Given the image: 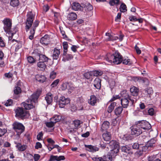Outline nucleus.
<instances>
[{
    "label": "nucleus",
    "instance_id": "obj_1",
    "mask_svg": "<svg viewBox=\"0 0 161 161\" xmlns=\"http://www.w3.org/2000/svg\"><path fill=\"white\" fill-rule=\"evenodd\" d=\"M122 56L118 53H115L113 55L108 56L106 58V60L108 62L107 64L109 65L113 63L115 64H119L122 62Z\"/></svg>",
    "mask_w": 161,
    "mask_h": 161
},
{
    "label": "nucleus",
    "instance_id": "obj_2",
    "mask_svg": "<svg viewBox=\"0 0 161 161\" xmlns=\"http://www.w3.org/2000/svg\"><path fill=\"white\" fill-rule=\"evenodd\" d=\"M123 98L121 99V104L124 108H127L129 102V100L131 102V104H133L135 102V100L130 97L126 91L123 92L121 93Z\"/></svg>",
    "mask_w": 161,
    "mask_h": 161
},
{
    "label": "nucleus",
    "instance_id": "obj_3",
    "mask_svg": "<svg viewBox=\"0 0 161 161\" xmlns=\"http://www.w3.org/2000/svg\"><path fill=\"white\" fill-rule=\"evenodd\" d=\"M15 116L22 119L28 118L30 114L29 112L22 108H18L15 111Z\"/></svg>",
    "mask_w": 161,
    "mask_h": 161
},
{
    "label": "nucleus",
    "instance_id": "obj_4",
    "mask_svg": "<svg viewBox=\"0 0 161 161\" xmlns=\"http://www.w3.org/2000/svg\"><path fill=\"white\" fill-rule=\"evenodd\" d=\"M35 15L31 12L28 13L27 15V19L25 23V30L26 31H29L31 27L33 22L35 19Z\"/></svg>",
    "mask_w": 161,
    "mask_h": 161
},
{
    "label": "nucleus",
    "instance_id": "obj_5",
    "mask_svg": "<svg viewBox=\"0 0 161 161\" xmlns=\"http://www.w3.org/2000/svg\"><path fill=\"white\" fill-rule=\"evenodd\" d=\"M12 125L13 129L18 136L20 135L25 130V127L24 126L20 123L15 122L13 123Z\"/></svg>",
    "mask_w": 161,
    "mask_h": 161
},
{
    "label": "nucleus",
    "instance_id": "obj_6",
    "mask_svg": "<svg viewBox=\"0 0 161 161\" xmlns=\"http://www.w3.org/2000/svg\"><path fill=\"white\" fill-rule=\"evenodd\" d=\"M110 147L111 149V154L115 155L118 153L119 150V147L118 143L115 141H112L110 142Z\"/></svg>",
    "mask_w": 161,
    "mask_h": 161
},
{
    "label": "nucleus",
    "instance_id": "obj_7",
    "mask_svg": "<svg viewBox=\"0 0 161 161\" xmlns=\"http://www.w3.org/2000/svg\"><path fill=\"white\" fill-rule=\"evenodd\" d=\"M130 128L131 130V134L136 136L139 135L142 133V130L137 123L132 126Z\"/></svg>",
    "mask_w": 161,
    "mask_h": 161
},
{
    "label": "nucleus",
    "instance_id": "obj_8",
    "mask_svg": "<svg viewBox=\"0 0 161 161\" xmlns=\"http://www.w3.org/2000/svg\"><path fill=\"white\" fill-rule=\"evenodd\" d=\"M35 101L32 98L28 99L25 102L22 103V105L26 109L29 110L34 107V104Z\"/></svg>",
    "mask_w": 161,
    "mask_h": 161
},
{
    "label": "nucleus",
    "instance_id": "obj_9",
    "mask_svg": "<svg viewBox=\"0 0 161 161\" xmlns=\"http://www.w3.org/2000/svg\"><path fill=\"white\" fill-rule=\"evenodd\" d=\"M4 24L3 28L5 31H8L11 30L12 26V20L8 18H5L3 21Z\"/></svg>",
    "mask_w": 161,
    "mask_h": 161
},
{
    "label": "nucleus",
    "instance_id": "obj_10",
    "mask_svg": "<svg viewBox=\"0 0 161 161\" xmlns=\"http://www.w3.org/2000/svg\"><path fill=\"white\" fill-rule=\"evenodd\" d=\"M39 23V22L38 20H36L33 23V26L31 27L30 31L31 35H30L29 36V38L30 39L32 40L33 39L36 28L38 26Z\"/></svg>",
    "mask_w": 161,
    "mask_h": 161
},
{
    "label": "nucleus",
    "instance_id": "obj_11",
    "mask_svg": "<svg viewBox=\"0 0 161 161\" xmlns=\"http://www.w3.org/2000/svg\"><path fill=\"white\" fill-rule=\"evenodd\" d=\"M70 102L69 98H66L64 96L60 97L59 101V106L60 108H63L65 105L69 103Z\"/></svg>",
    "mask_w": 161,
    "mask_h": 161
},
{
    "label": "nucleus",
    "instance_id": "obj_12",
    "mask_svg": "<svg viewBox=\"0 0 161 161\" xmlns=\"http://www.w3.org/2000/svg\"><path fill=\"white\" fill-rule=\"evenodd\" d=\"M137 124L142 130H148L151 128L150 124L147 121H142L138 122Z\"/></svg>",
    "mask_w": 161,
    "mask_h": 161
},
{
    "label": "nucleus",
    "instance_id": "obj_13",
    "mask_svg": "<svg viewBox=\"0 0 161 161\" xmlns=\"http://www.w3.org/2000/svg\"><path fill=\"white\" fill-rule=\"evenodd\" d=\"M85 147L87 149V150L90 152H94L98 151L99 148L95 146L92 145H85Z\"/></svg>",
    "mask_w": 161,
    "mask_h": 161
},
{
    "label": "nucleus",
    "instance_id": "obj_14",
    "mask_svg": "<svg viewBox=\"0 0 161 161\" xmlns=\"http://www.w3.org/2000/svg\"><path fill=\"white\" fill-rule=\"evenodd\" d=\"M40 42L43 44L47 45L49 42V37L47 35H45L40 40Z\"/></svg>",
    "mask_w": 161,
    "mask_h": 161
},
{
    "label": "nucleus",
    "instance_id": "obj_15",
    "mask_svg": "<svg viewBox=\"0 0 161 161\" xmlns=\"http://www.w3.org/2000/svg\"><path fill=\"white\" fill-rule=\"evenodd\" d=\"M97 97L94 95H92L88 100V103L92 106H94L97 103Z\"/></svg>",
    "mask_w": 161,
    "mask_h": 161
},
{
    "label": "nucleus",
    "instance_id": "obj_16",
    "mask_svg": "<svg viewBox=\"0 0 161 161\" xmlns=\"http://www.w3.org/2000/svg\"><path fill=\"white\" fill-rule=\"evenodd\" d=\"M72 8L73 10L75 11L82 10L83 9V8L80 6L79 3L74 2L72 4Z\"/></svg>",
    "mask_w": 161,
    "mask_h": 161
},
{
    "label": "nucleus",
    "instance_id": "obj_17",
    "mask_svg": "<svg viewBox=\"0 0 161 161\" xmlns=\"http://www.w3.org/2000/svg\"><path fill=\"white\" fill-rule=\"evenodd\" d=\"M53 95L50 92L47 93L45 97V99L48 104H51L53 100Z\"/></svg>",
    "mask_w": 161,
    "mask_h": 161
},
{
    "label": "nucleus",
    "instance_id": "obj_18",
    "mask_svg": "<svg viewBox=\"0 0 161 161\" xmlns=\"http://www.w3.org/2000/svg\"><path fill=\"white\" fill-rule=\"evenodd\" d=\"M121 150L122 152L129 154H132L133 153V152L131 151L130 147L128 145L122 147Z\"/></svg>",
    "mask_w": 161,
    "mask_h": 161
},
{
    "label": "nucleus",
    "instance_id": "obj_19",
    "mask_svg": "<svg viewBox=\"0 0 161 161\" xmlns=\"http://www.w3.org/2000/svg\"><path fill=\"white\" fill-rule=\"evenodd\" d=\"M74 88L72 86H71L70 84L68 82L63 83L61 86V89L63 90H65L68 89L69 90H73Z\"/></svg>",
    "mask_w": 161,
    "mask_h": 161
},
{
    "label": "nucleus",
    "instance_id": "obj_20",
    "mask_svg": "<svg viewBox=\"0 0 161 161\" xmlns=\"http://www.w3.org/2000/svg\"><path fill=\"white\" fill-rule=\"evenodd\" d=\"M110 126L109 122L107 121H104L102 125L101 130L102 131L107 130Z\"/></svg>",
    "mask_w": 161,
    "mask_h": 161
},
{
    "label": "nucleus",
    "instance_id": "obj_21",
    "mask_svg": "<svg viewBox=\"0 0 161 161\" xmlns=\"http://www.w3.org/2000/svg\"><path fill=\"white\" fill-rule=\"evenodd\" d=\"M36 80L40 82L43 83L45 82L46 80V77L43 75H37L35 76Z\"/></svg>",
    "mask_w": 161,
    "mask_h": 161
},
{
    "label": "nucleus",
    "instance_id": "obj_22",
    "mask_svg": "<svg viewBox=\"0 0 161 161\" xmlns=\"http://www.w3.org/2000/svg\"><path fill=\"white\" fill-rule=\"evenodd\" d=\"M41 92L42 91L41 90L38 89L35 93L31 96V98H32L35 101H36L41 94Z\"/></svg>",
    "mask_w": 161,
    "mask_h": 161
},
{
    "label": "nucleus",
    "instance_id": "obj_23",
    "mask_svg": "<svg viewBox=\"0 0 161 161\" xmlns=\"http://www.w3.org/2000/svg\"><path fill=\"white\" fill-rule=\"evenodd\" d=\"M16 147L19 151H23L26 149L27 146L26 145H22L20 143H17Z\"/></svg>",
    "mask_w": 161,
    "mask_h": 161
},
{
    "label": "nucleus",
    "instance_id": "obj_24",
    "mask_svg": "<svg viewBox=\"0 0 161 161\" xmlns=\"http://www.w3.org/2000/svg\"><path fill=\"white\" fill-rule=\"evenodd\" d=\"M94 86L97 89H99L101 87V81L98 78H96L94 81Z\"/></svg>",
    "mask_w": 161,
    "mask_h": 161
},
{
    "label": "nucleus",
    "instance_id": "obj_25",
    "mask_svg": "<svg viewBox=\"0 0 161 161\" xmlns=\"http://www.w3.org/2000/svg\"><path fill=\"white\" fill-rule=\"evenodd\" d=\"M102 137L104 140L106 141H109L111 139V134L108 131L103 134Z\"/></svg>",
    "mask_w": 161,
    "mask_h": 161
},
{
    "label": "nucleus",
    "instance_id": "obj_26",
    "mask_svg": "<svg viewBox=\"0 0 161 161\" xmlns=\"http://www.w3.org/2000/svg\"><path fill=\"white\" fill-rule=\"evenodd\" d=\"M61 119L62 116H61L56 115L51 118L50 120L53 121L55 124L56 122L61 121Z\"/></svg>",
    "mask_w": 161,
    "mask_h": 161
},
{
    "label": "nucleus",
    "instance_id": "obj_27",
    "mask_svg": "<svg viewBox=\"0 0 161 161\" xmlns=\"http://www.w3.org/2000/svg\"><path fill=\"white\" fill-rule=\"evenodd\" d=\"M130 92L132 95L133 96H136L138 94L139 89L136 87L133 86L130 88Z\"/></svg>",
    "mask_w": 161,
    "mask_h": 161
},
{
    "label": "nucleus",
    "instance_id": "obj_28",
    "mask_svg": "<svg viewBox=\"0 0 161 161\" xmlns=\"http://www.w3.org/2000/svg\"><path fill=\"white\" fill-rule=\"evenodd\" d=\"M37 55L39 57V60L42 61V62H47L48 60L49 59L45 55H43L42 54H38Z\"/></svg>",
    "mask_w": 161,
    "mask_h": 161
},
{
    "label": "nucleus",
    "instance_id": "obj_29",
    "mask_svg": "<svg viewBox=\"0 0 161 161\" xmlns=\"http://www.w3.org/2000/svg\"><path fill=\"white\" fill-rule=\"evenodd\" d=\"M77 15L74 12H71L67 16V18L69 19L74 20L77 19Z\"/></svg>",
    "mask_w": 161,
    "mask_h": 161
},
{
    "label": "nucleus",
    "instance_id": "obj_30",
    "mask_svg": "<svg viewBox=\"0 0 161 161\" xmlns=\"http://www.w3.org/2000/svg\"><path fill=\"white\" fill-rule=\"evenodd\" d=\"M37 66L42 70H44L47 68V66L44 62H39L37 64Z\"/></svg>",
    "mask_w": 161,
    "mask_h": 161
},
{
    "label": "nucleus",
    "instance_id": "obj_31",
    "mask_svg": "<svg viewBox=\"0 0 161 161\" xmlns=\"http://www.w3.org/2000/svg\"><path fill=\"white\" fill-rule=\"evenodd\" d=\"M59 54V50L56 48H54V49L53 53V59H57L58 58Z\"/></svg>",
    "mask_w": 161,
    "mask_h": 161
},
{
    "label": "nucleus",
    "instance_id": "obj_32",
    "mask_svg": "<svg viewBox=\"0 0 161 161\" xmlns=\"http://www.w3.org/2000/svg\"><path fill=\"white\" fill-rule=\"evenodd\" d=\"M106 36L108 37L106 39L108 41H114L118 39L117 36H113L112 35H110L109 33H106Z\"/></svg>",
    "mask_w": 161,
    "mask_h": 161
},
{
    "label": "nucleus",
    "instance_id": "obj_33",
    "mask_svg": "<svg viewBox=\"0 0 161 161\" xmlns=\"http://www.w3.org/2000/svg\"><path fill=\"white\" fill-rule=\"evenodd\" d=\"M114 156L111 154L110 155H107L104 156L103 157V161H112V157Z\"/></svg>",
    "mask_w": 161,
    "mask_h": 161
},
{
    "label": "nucleus",
    "instance_id": "obj_34",
    "mask_svg": "<svg viewBox=\"0 0 161 161\" xmlns=\"http://www.w3.org/2000/svg\"><path fill=\"white\" fill-rule=\"evenodd\" d=\"M156 141L154 139H151L148 141L146 144V147H152L155 143Z\"/></svg>",
    "mask_w": 161,
    "mask_h": 161
},
{
    "label": "nucleus",
    "instance_id": "obj_35",
    "mask_svg": "<svg viewBox=\"0 0 161 161\" xmlns=\"http://www.w3.org/2000/svg\"><path fill=\"white\" fill-rule=\"evenodd\" d=\"M10 3L11 6L15 7L19 5V0H11Z\"/></svg>",
    "mask_w": 161,
    "mask_h": 161
},
{
    "label": "nucleus",
    "instance_id": "obj_36",
    "mask_svg": "<svg viewBox=\"0 0 161 161\" xmlns=\"http://www.w3.org/2000/svg\"><path fill=\"white\" fill-rule=\"evenodd\" d=\"M119 0H109V3L111 6L118 5L119 4Z\"/></svg>",
    "mask_w": 161,
    "mask_h": 161
},
{
    "label": "nucleus",
    "instance_id": "obj_37",
    "mask_svg": "<svg viewBox=\"0 0 161 161\" xmlns=\"http://www.w3.org/2000/svg\"><path fill=\"white\" fill-rule=\"evenodd\" d=\"M93 75L95 76H101L103 74V72L101 70H94L92 71Z\"/></svg>",
    "mask_w": 161,
    "mask_h": 161
},
{
    "label": "nucleus",
    "instance_id": "obj_38",
    "mask_svg": "<svg viewBox=\"0 0 161 161\" xmlns=\"http://www.w3.org/2000/svg\"><path fill=\"white\" fill-rule=\"evenodd\" d=\"M119 9L120 11L122 12H125L127 10L126 6L124 3L121 4Z\"/></svg>",
    "mask_w": 161,
    "mask_h": 161
},
{
    "label": "nucleus",
    "instance_id": "obj_39",
    "mask_svg": "<svg viewBox=\"0 0 161 161\" xmlns=\"http://www.w3.org/2000/svg\"><path fill=\"white\" fill-rule=\"evenodd\" d=\"M85 10L86 11H89L93 9V7L90 3H86L84 7Z\"/></svg>",
    "mask_w": 161,
    "mask_h": 161
},
{
    "label": "nucleus",
    "instance_id": "obj_40",
    "mask_svg": "<svg viewBox=\"0 0 161 161\" xmlns=\"http://www.w3.org/2000/svg\"><path fill=\"white\" fill-rule=\"evenodd\" d=\"M122 62L123 64H125L130 65L132 64V62L131 60L128 58L122 59Z\"/></svg>",
    "mask_w": 161,
    "mask_h": 161
},
{
    "label": "nucleus",
    "instance_id": "obj_41",
    "mask_svg": "<svg viewBox=\"0 0 161 161\" xmlns=\"http://www.w3.org/2000/svg\"><path fill=\"white\" fill-rule=\"evenodd\" d=\"M123 110V108L121 107H119L115 110V113L116 115L120 114Z\"/></svg>",
    "mask_w": 161,
    "mask_h": 161
},
{
    "label": "nucleus",
    "instance_id": "obj_42",
    "mask_svg": "<svg viewBox=\"0 0 161 161\" xmlns=\"http://www.w3.org/2000/svg\"><path fill=\"white\" fill-rule=\"evenodd\" d=\"M5 31L7 33V36L8 37L9 39H11L14 33H13L12 31L10 30L8 31Z\"/></svg>",
    "mask_w": 161,
    "mask_h": 161
},
{
    "label": "nucleus",
    "instance_id": "obj_43",
    "mask_svg": "<svg viewBox=\"0 0 161 161\" xmlns=\"http://www.w3.org/2000/svg\"><path fill=\"white\" fill-rule=\"evenodd\" d=\"M84 77L87 79H89L93 76L92 71H90L84 74Z\"/></svg>",
    "mask_w": 161,
    "mask_h": 161
},
{
    "label": "nucleus",
    "instance_id": "obj_44",
    "mask_svg": "<svg viewBox=\"0 0 161 161\" xmlns=\"http://www.w3.org/2000/svg\"><path fill=\"white\" fill-rule=\"evenodd\" d=\"M14 91L15 94H18L21 93V90L20 87L17 86L15 87Z\"/></svg>",
    "mask_w": 161,
    "mask_h": 161
},
{
    "label": "nucleus",
    "instance_id": "obj_45",
    "mask_svg": "<svg viewBox=\"0 0 161 161\" xmlns=\"http://www.w3.org/2000/svg\"><path fill=\"white\" fill-rule=\"evenodd\" d=\"M63 46L64 48V53H66L67 51L68 47V44L67 42H64L63 43Z\"/></svg>",
    "mask_w": 161,
    "mask_h": 161
},
{
    "label": "nucleus",
    "instance_id": "obj_46",
    "mask_svg": "<svg viewBox=\"0 0 161 161\" xmlns=\"http://www.w3.org/2000/svg\"><path fill=\"white\" fill-rule=\"evenodd\" d=\"M59 79H57L54 80L51 85V87L53 88L56 87L59 83Z\"/></svg>",
    "mask_w": 161,
    "mask_h": 161
},
{
    "label": "nucleus",
    "instance_id": "obj_47",
    "mask_svg": "<svg viewBox=\"0 0 161 161\" xmlns=\"http://www.w3.org/2000/svg\"><path fill=\"white\" fill-rule=\"evenodd\" d=\"M27 60L29 63L31 64L35 63L36 61L33 57L30 56L27 57Z\"/></svg>",
    "mask_w": 161,
    "mask_h": 161
},
{
    "label": "nucleus",
    "instance_id": "obj_48",
    "mask_svg": "<svg viewBox=\"0 0 161 161\" xmlns=\"http://www.w3.org/2000/svg\"><path fill=\"white\" fill-rule=\"evenodd\" d=\"M56 72L53 71L50 74V78L51 79H54L56 77Z\"/></svg>",
    "mask_w": 161,
    "mask_h": 161
},
{
    "label": "nucleus",
    "instance_id": "obj_49",
    "mask_svg": "<svg viewBox=\"0 0 161 161\" xmlns=\"http://www.w3.org/2000/svg\"><path fill=\"white\" fill-rule=\"evenodd\" d=\"M109 83L110 87L112 89L115 86V82L114 80H109Z\"/></svg>",
    "mask_w": 161,
    "mask_h": 161
},
{
    "label": "nucleus",
    "instance_id": "obj_50",
    "mask_svg": "<svg viewBox=\"0 0 161 161\" xmlns=\"http://www.w3.org/2000/svg\"><path fill=\"white\" fill-rule=\"evenodd\" d=\"M7 130L5 129H2L0 128V137L4 135L7 132Z\"/></svg>",
    "mask_w": 161,
    "mask_h": 161
},
{
    "label": "nucleus",
    "instance_id": "obj_51",
    "mask_svg": "<svg viewBox=\"0 0 161 161\" xmlns=\"http://www.w3.org/2000/svg\"><path fill=\"white\" fill-rule=\"evenodd\" d=\"M74 124L75 127L77 128L80 126V121L79 120H75L74 121Z\"/></svg>",
    "mask_w": 161,
    "mask_h": 161
},
{
    "label": "nucleus",
    "instance_id": "obj_52",
    "mask_svg": "<svg viewBox=\"0 0 161 161\" xmlns=\"http://www.w3.org/2000/svg\"><path fill=\"white\" fill-rule=\"evenodd\" d=\"M13 103V101L12 100L10 99L8 100L5 103V105L6 106H10L12 105Z\"/></svg>",
    "mask_w": 161,
    "mask_h": 161
},
{
    "label": "nucleus",
    "instance_id": "obj_53",
    "mask_svg": "<svg viewBox=\"0 0 161 161\" xmlns=\"http://www.w3.org/2000/svg\"><path fill=\"white\" fill-rule=\"evenodd\" d=\"M54 16L55 17L54 21L56 23H58V18L59 16V14L56 12L54 13Z\"/></svg>",
    "mask_w": 161,
    "mask_h": 161
},
{
    "label": "nucleus",
    "instance_id": "obj_54",
    "mask_svg": "<svg viewBox=\"0 0 161 161\" xmlns=\"http://www.w3.org/2000/svg\"><path fill=\"white\" fill-rule=\"evenodd\" d=\"M55 123L53 121H51L49 122H47L46 125V126L49 127H53Z\"/></svg>",
    "mask_w": 161,
    "mask_h": 161
},
{
    "label": "nucleus",
    "instance_id": "obj_55",
    "mask_svg": "<svg viewBox=\"0 0 161 161\" xmlns=\"http://www.w3.org/2000/svg\"><path fill=\"white\" fill-rule=\"evenodd\" d=\"M147 91L148 94L149 95V97L151 98V95L153 93V91L152 88H148Z\"/></svg>",
    "mask_w": 161,
    "mask_h": 161
},
{
    "label": "nucleus",
    "instance_id": "obj_56",
    "mask_svg": "<svg viewBox=\"0 0 161 161\" xmlns=\"http://www.w3.org/2000/svg\"><path fill=\"white\" fill-rule=\"evenodd\" d=\"M148 114L150 115H153L154 114V110L153 108H150L148 110Z\"/></svg>",
    "mask_w": 161,
    "mask_h": 161
},
{
    "label": "nucleus",
    "instance_id": "obj_57",
    "mask_svg": "<svg viewBox=\"0 0 161 161\" xmlns=\"http://www.w3.org/2000/svg\"><path fill=\"white\" fill-rule=\"evenodd\" d=\"M121 13H119L115 19L116 21H119L120 20L121 17Z\"/></svg>",
    "mask_w": 161,
    "mask_h": 161
},
{
    "label": "nucleus",
    "instance_id": "obj_58",
    "mask_svg": "<svg viewBox=\"0 0 161 161\" xmlns=\"http://www.w3.org/2000/svg\"><path fill=\"white\" fill-rule=\"evenodd\" d=\"M43 136V133L41 132H40L37 135V139L38 140L40 141L42 140Z\"/></svg>",
    "mask_w": 161,
    "mask_h": 161
},
{
    "label": "nucleus",
    "instance_id": "obj_59",
    "mask_svg": "<svg viewBox=\"0 0 161 161\" xmlns=\"http://www.w3.org/2000/svg\"><path fill=\"white\" fill-rule=\"evenodd\" d=\"M42 147V145L39 142H37L36 143V145L35 146V148L36 149H38L41 148Z\"/></svg>",
    "mask_w": 161,
    "mask_h": 161
},
{
    "label": "nucleus",
    "instance_id": "obj_60",
    "mask_svg": "<svg viewBox=\"0 0 161 161\" xmlns=\"http://www.w3.org/2000/svg\"><path fill=\"white\" fill-rule=\"evenodd\" d=\"M40 158V156L38 154H35L34 156V161H38Z\"/></svg>",
    "mask_w": 161,
    "mask_h": 161
},
{
    "label": "nucleus",
    "instance_id": "obj_61",
    "mask_svg": "<svg viewBox=\"0 0 161 161\" xmlns=\"http://www.w3.org/2000/svg\"><path fill=\"white\" fill-rule=\"evenodd\" d=\"M132 148L134 149H137L139 147V145L136 143H134L132 146Z\"/></svg>",
    "mask_w": 161,
    "mask_h": 161
},
{
    "label": "nucleus",
    "instance_id": "obj_62",
    "mask_svg": "<svg viewBox=\"0 0 161 161\" xmlns=\"http://www.w3.org/2000/svg\"><path fill=\"white\" fill-rule=\"evenodd\" d=\"M135 49L137 54H140L141 53V50L136 45L135 46Z\"/></svg>",
    "mask_w": 161,
    "mask_h": 161
},
{
    "label": "nucleus",
    "instance_id": "obj_63",
    "mask_svg": "<svg viewBox=\"0 0 161 161\" xmlns=\"http://www.w3.org/2000/svg\"><path fill=\"white\" fill-rule=\"evenodd\" d=\"M129 20L130 21H137V19L134 16H131L129 18Z\"/></svg>",
    "mask_w": 161,
    "mask_h": 161
},
{
    "label": "nucleus",
    "instance_id": "obj_64",
    "mask_svg": "<svg viewBox=\"0 0 161 161\" xmlns=\"http://www.w3.org/2000/svg\"><path fill=\"white\" fill-rule=\"evenodd\" d=\"M57 161H60L62 160H64L65 159V158L64 156H58Z\"/></svg>",
    "mask_w": 161,
    "mask_h": 161
}]
</instances>
